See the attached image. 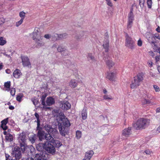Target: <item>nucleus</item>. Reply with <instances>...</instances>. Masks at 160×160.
I'll return each mask as SVG.
<instances>
[{
    "instance_id": "f257e3e1",
    "label": "nucleus",
    "mask_w": 160,
    "mask_h": 160,
    "mask_svg": "<svg viewBox=\"0 0 160 160\" xmlns=\"http://www.w3.org/2000/svg\"><path fill=\"white\" fill-rule=\"evenodd\" d=\"M59 118L61 122L58 124V128L60 133L62 136H65L67 134V128L70 124L69 121L62 113L59 114Z\"/></svg>"
},
{
    "instance_id": "f03ea898",
    "label": "nucleus",
    "mask_w": 160,
    "mask_h": 160,
    "mask_svg": "<svg viewBox=\"0 0 160 160\" xmlns=\"http://www.w3.org/2000/svg\"><path fill=\"white\" fill-rule=\"evenodd\" d=\"M31 35L35 41L36 46L39 47L44 45L45 43L42 41L43 37L41 36V32L38 28H35Z\"/></svg>"
},
{
    "instance_id": "7ed1b4c3",
    "label": "nucleus",
    "mask_w": 160,
    "mask_h": 160,
    "mask_svg": "<svg viewBox=\"0 0 160 160\" xmlns=\"http://www.w3.org/2000/svg\"><path fill=\"white\" fill-rule=\"evenodd\" d=\"M149 123L150 121L149 119L144 118H141L133 124V127L137 130L142 129H145L148 127Z\"/></svg>"
},
{
    "instance_id": "20e7f679",
    "label": "nucleus",
    "mask_w": 160,
    "mask_h": 160,
    "mask_svg": "<svg viewBox=\"0 0 160 160\" xmlns=\"http://www.w3.org/2000/svg\"><path fill=\"white\" fill-rule=\"evenodd\" d=\"M143 79V75L142 73H139L134 77L132 80L131 83L130 85V88L132 89L137 88L140 85V82Z\"/></svg>"
},
{
    "instance_id": "39448f33",
    "label": "nucleus",
    "mask_w": 160,
    "mask_h": 160,
    "mask_svg": "<svg viewBox=\"0 0 160 160\" xmlns=\"http://www.w3.org/2000/svg\"><path fill=\"white\" fill-rule=\"evenodd\" d=\"M52 137L51 133H46L44 138L47 141V142L52 143L55 146L56 148H59L62 145V143L58 140L54 139Z\"/></svg>"
},
{
    "instance_id": "423d86ee",
    "label": "nucleus",
    "mask_w": 160,
    "mask_h": 160,
    "mask_svg": "<svg viewBox=\"0 0 160 160\" xmlns=\"http://www.w3.org/2000/svg\"><path fill=\"white\" fill-rule=\"evenodd\" d=\"M55 148L56 147L48 142L44 143V149L52 155L54 154L56 151Z\"/></svg>"
},
{
    "instance_id": "0eeeda50",
    "label": "nucleus",
    "mask_w": 160,
    "mask_h": 160,
    "mask_svg": "<svg viewBox=\"0 0 160 160\" xmlns=\"http://www.w3.org/2000/svg\"><path fill=\"white\" fill-rule=\"evenodd\" d=\"M35 159V160L32 158H29L27 160H48L49 155L46 152H43L42 154H36Z\"/></svg>"
},
{
    "instance_id": "6e6552de",
    "label": "nucleus",
    "mask_w": 160,
    "mask_h": 160,
    "mask_svg": "<svg viewBox=\"0 0 160 160\" xmlns=\"http://www.w3.org/2000/svg\"><path fill=\"white\" fill-rule=\"evenodd\" d=\"M44 129L47 131L48 133H51L53 137L56 138L58 134V131L55 129L52 128L50 125H46L44 127Z\"/></svg>"
},
{
    "instance_id": "1a4fd4ad",
    "label": "nucleus",
    "mask_w": 160,
    "mask_h": 160,
    "mask_svg": "<svg viewBox=\"0 0 160 160\" xmlns=\"http://www.w3.org/2000/svg\"><path fill=\"white\" fill-rule=\"evenodd\" d=\"M133 9L131 8L130 11L128 16V23L127 25V28L129 29L132 26L133 21L134 20V15L133 13Z\"/></svg>"
},
{
    "instance_id": "9d476101",
    "label": "nucleus",
    "mask_w": 160,
    "mask_h": 160,
    "mask_svg": "<svg viewBox=\"0 0 160 160\" xmlns=\"http://www.w3.org/2000/svg\"><path fill=\"white\" fill-rule=\"evenodd\" d=\"M60 108L63 110H67L69 109L71 107V104L65 101H60L59 102Z\"/></svg>"
},
{
    "instance_id": "9b49d317",
    "label": "nucleus",
    "mask_w": 160,
    "mask_h": 160,
    "mask_svg": "<svg viewBox=\"0 0 160 160\" xmlns=\"http://www.w3.org/2000/svg\"><path fill=\"white\" fill-rule=\"evenodd\" d=\"M125 46L131 49H133L134 48V42L132 38L128 36L126 38Z\"/></svg>"
},
{
    "instance_id": "f8f14e48",
    "label": "nucleus",
    "mask_w": 160,
    "mask_h": 160,
    "mask_svg": "<svg viewBox=\"0 0 160 160\" xmlns=\"http://www.w3.org/2000/svg\"><path fill=\"white\" fill-rule=\"evenodd\" d=\"M131 134V128H128L124 129L122 132V136L123 139L129 137Z\"/></svg>"
},
{
    "instance_id": "ddd939ff",
    "label": "nucleus",
    "mask_w": 160,
    "mask_h": 160,
    "mask_svg": "<svg viewBox=\"0 0 160 160\" xmlns=\"http://www.w3.org/2000/svg\"><path fill=\"white\" fill-rule=\"evenodd\" d=\"M22 61L23 66L29 67L31 66V63L29 58L26 56H23L21 57Z\"/></svg>"
},
{
    "instance_id": "4468645a",
    "label": "nucleus",
    "mask_w": 160,
    "mask_h": 160,
    "mask_svg": "<svg viewBox=\"0 0 160 160\" xmlns=\"http://www.w3.org/2000/svg\"><path fill=\"white\" fill-rule=\"evenodd\" d=\"M13 153L15 154V156L16 159L19 160L21 157V152L20 148L17 147H15Z\"/></svg>"
},
{
    "instance_id": "2eb2a0df",
    "label": "nucleus",
    "mask_w": 160,
    "mask_h": 160,
    "mask_svg": "<svg viewBox=\"0 0 160 160\" xmlns=\"http://www.w3.org/2000/svg\"><path fill=\"white\" fill-rule=\"evenodd\" d=\"M26 134L24 132H22L19 135L18 139L20 142L25 143L26 140Z\"/></svg>"
},
{
    "instance_id": "dca6fc26",
    "label": "nucleus",
    "mask_w": 160,
    "mask_h": 160,
    "mask_svg": "<svg viewBox=\"0 0 160 160\" xmlns=\"http://www.w3.org/2000/svg\"><path fill=\"white\" fill-rule=\"evenodd\" d=\"M150 37L148 39V41L152 43H154V41L155 40V37L156 38L158 39H160V37L159 35L157 36L156 35H153L151 33H149Z\"/></svg>"
},
{
    "instance_id": "f3484780",
    "label": "nucleus",
    "mask_w": 160,
    "mask_h": 160,
    "mask_svg": "<svg viewBox=\"0 0 160 160\" xmlns=\"http://www.w3.org/2000/svg\"><path fill=\"white\" fill-rule=\"evenodd\" d=\"M40 128L38 130V136L40 140L42 141L44 138L45 135V132L40 130Z\"/></svg>"
},
{
    "instance_id": "a211bd4d",
    "label": "nucleus",
    "mask_w": 160,
    "mask_h": 160,
    "mask_svg": "<svg viewBox=\"0 0 160 160\" xmlns=\"http://www.w3.org/2000/svg\"><path fill=\"white\" fill-rule=\"evenodd\" d=\"M8 118H7L1 121V127L4 130H6L8 128L6 124L8 122Z\"/></svg>"
},
{
    "instance_id": "6ab92c4d",
    "label": "nucleus",
    "mask_w": 160,
    "mask_h": 160,
    "mask_svg": "<svg viewBox=\"0 0 160 160\" xmlns=\"http://www.w3.org/2000/svg\"><path fill=\"white\" fill-rule=\"evenodd\" d=\"M106 78L110 81H114L115 79V73L113 72H108Z\"/></svg>"
},
{
    "instance_id": "aec40b11",
    "label": "nucleus",
    "mask_w": 160,
    "mask_h": 160,
    "mask_svg": "<svg viewBox=\"0 0 160 160\" xmlns=\"http://www.w3.org/2000/svg\"><path fill=\"white\" fill-rule=\"evenodd\" d=\"M46 102L47 105L50 106L55 103V100L52 97H50L47 98Z\"/></svg>"
},
{
    "instance_id": "412c9836",
    "label": "nucleus",
    "mask_w": 160,
    "mask_h": 160,
    "mask_svg": "<svg viewBox=\"0 0 160 160\" xmlns=\"http://www.w3.org/2000/svg\"><path fill=\"white\" fill-rule=\"evenodd\" d=\"M78 85V83L75 79H72L69 83V86L72 88H74Z\"/></svg>"
},
{
    "instance_id": "4be33fe9",
    "label": "nucleus",
    "mask_w": 160,
    "mask_h": 160,
    "mask_svg": "<svg viewBox=\"0 0 160 160\" xmlns=\"http://www.w3.org/2000/svg\"><path fill=\"white\" fill-rule=\"evenodd\" d=\"M93 153L94 152L92 150L87 152H86L84 158L87 159L88 158L89 159V160H90Z\"/></svg>"
},
{
    "instance_id": "5701e85b",
    "label": "nucleus",
    "mask_w": 160,
    "mask_h": 160,
    "mask_svg": "<svg viewBox=\"0 0 160 160\" xmlns=\"http://www.w3.org/2000/svg\"><path fill=\"white\" fill-rule=\"evenodd\" d=\"M22 75V73L18 69L16 70L13 72V76L15 78H19Z\"/></svg>"
},
{
    "instance_id": "b1692460",
    "label": "nucleus",
    "mask_w": 160,
    "mask_h": 160,
    "mask_svg": "<svg viewBox=\"0 0 160 160\" xmlns=\"http://www.w3.org/2000/svg\"><path fill=\"white\" fill-rule=\"evenodd\" d=\"M66 47L62 45H59L57 48V51L59 52H62L64 51H66Z\"/></svg>"
},
{
    "instance_id": "393cba45",
    "label": "nucleus",
    "mask_w": 160,
    "mask_h": 160,
    "mask_svg": "<svg viewBox=\"0 0 160 160\" xmlns=\"http://www.w3.org/2000/svg\"><path fill=\"white\" fill-rule=\"evenodd\" d=\"M102 132L104 135H106L109 133L110 131V129L108 128L107 126L103 127L102 128Z\"/></svg>"
},
{
    "instance_id": "a878e982",
    "label": "nucleus",
    "mask_w": 160,
    "mask_h": 160,
    "mask_svg": "<svg viewBox=\"0 0 160 160\" xmlns=\"http://www.w3.org/2000/svg\"><path fill=\"white\" fill-rule=\"evenodd\" d=\"M106 64L109 68L112 67L114 65V62L111 60H108L106 61Z\"/></svg>"
},
{
    "instance_id": "bb28decb",
    "label": "nucleus",
    "mask_w": 160,
    "mask_h": 160,
    "mask_svg": "<svg viewBox=\"0 0 160 160\" xmlns=\"http://www.w3.org/2000/svg\"><path fill=\"white\" fill-rule=\"evenodd\" d=\"M103 46L104 48L105 49V51L106 52H108L109 47V41L108 40H107L104 42Z\"/></svg>"
},
{
    "instance_id": "cd10ccee",
    "label": "nucleus",
    "mask_w": 160,
    "mask_h": 160,
    "mask_svg": "<svg viewBox=\"0 0 160 160\" xmlns=\"http://www.w3.org/2000/svg\"><path fill=\"white\" fill-rule=\"evenodd\" d=\"M68 35L66 33L58 34L59 39H66L68 37Z\"/></svg>"
},
{
    "instance_id": "c85d7f7f",
    "label": "nucleus",
    "mask_w": 160,
    "mask_h": 160,
    "mask_svg": "<svg viewBox=\"0 0 160 160\" xmlns=\"http://www.w3.org/2000/svg\"><path fill=\"white\" fill-rule=\"evenodd\" d=\"M37 149L39 151H41L44 149V143H39L36 147Z\"/></svg>"
},
{
    "instance_id": "c756f323",
    "label": "nucleus",
    "mask_w": 160,
    "mask_h": 160,
    "mask_svg": "<svg viewBox=\"0 0 160 160\" xmlns=\"http://www.w3.org/2000/svg\"><path fill=\"white\" fill-rule=\"evenodd\" d=\"M82 116L83 119L85 120L87 118V112L86 110L84 109L82 111Z\"/></svg>"
},
{
    "instance_id": "7c9ffc66",
    "label": "nucleus",
    "mask_w": 160,
    "mask_h": 160,
    "mask_svg": "<svg viewBox=\"0 0 160 160\" xmlns=\"http://www.w3.org/2000/svg\"><path fill=\"white\" fill-rule=\"evenodd\" d=\"M51 38L53 41H56L59 39L58 34L54 33L51 36Z\"/></svg>"
},
{
    "instance_id": "2f4dec72",
    "label": "nucleus",
    "mask_w": 160,
    "mask_h": 160,
    "mask_svg": "<svg viewBox=\"0 0 160 160\" xmlns=\"http://www.w3.org/2000/svg\"><path fill=\"white\" fill-rule=\"evenodd\" d=\"M6 138L7 140L12 141L13 140V137L11 134L8 133L6 136Z\"/></svg>"
},
{
    "instance_id": "473e14b6",
    "label": "nucleus",
    "mask_w": 160,
    "mask_h": 160,
    "mask_svg": "<svg viewBox=\"0 0 160 160\" xmlns=\"http://www.w3.org/2000/svg\"><path fill=\"white\" fill-rule=\"evenodd\" d=\"M47 96V95L46 94H44L42 95L41 97V101L42 104L43 106L46 105L45 102V99Z\"/></svg>"
},
{
    "instance_id": "72a5a7b5",
    "label": "nucleus",
    "mask_w": 160,
    "mask_h": 160,
    "mask_svg": "<svg viewBox=\"0 0 160 160\" xmlns=\"http://www.w3.org/2000/svg\"><path fill=\"white\" fill-rule=\"evenodd\" d=\"M88 58L89 60H91L92 61H95V59L94 57L93 56L92 54L89 53L88 55Z\"/></svg>"
},
{
    "instance_id": "f704fd0d",
    "label": "nucleus",
    "mask_w": 160,
    "mask_h": 160,
    "mask_svg": "<svg viewBox=\"0 0 160 160\" xmlns=\"http://www.w3.org/2000/svg\"><path fill=\"white\" fill-rule=\"evenodd\" d=\"M6 43V41L2 37H0V45H3Z\"/></svg>"
},
{
    "instance_id": "c9c22d12",
    "label": "nucleus",
    "mask_w": 160,
    "mask_h": 160,
    "mask_svg": "<svg viewBox=\"0 0 160 160\" xmlns=\"http://www.w3.org/2000/svg\"><path fill=\"white\" fill-rule=\"evenodd\" d=\"M25 13L23 11L20 12L19 15V16L21 17V19L23 20L25 17Z\"/></svg>"
},
{
    "instance_id": "e433bc0d",
    "label": "nucleus",
    "mask_w": 160,
    "mask_h": 160,
    "mask_svg": "<svg viewBox=\"0 0 160 160\" xmlns=\"http://www.w3.org/2000/svg\"><path fill=\"white\" fill-rule=\"evenodd\" d=\"M31 101L35 105L38 104V98L36 97L32 98Z\"/></svg>"
},
{
    "instance_id": "4c0bfd02",
    "label": "nucleus",
    "mask_w": 160,
    "mask_h": 160,
    "mask_svg": "<svg viewBox=\"0 0 160 160\" xmlns=\"http://www.w3.org/2000/svg\"><path fill=\"white\" fill-rule=\"evenodd\" d=\"M76 135L77 139H79L81 137L82 132L79 131H77L76 132Z\"/></svg>"
},
{
    "instance_id": "58836bf2",
    "label": "nucleus",
    "mask_w": 160,
    "mask_h": 160,
    "mask_svg": "<svg viewBox=\"0 0 160 160\" xmlns=\"http://www.w3.org/2000/svg\"><path fill=\"white\" fill-rule=\"evenodd\" d=\"M20 148L22 152H24L25 150V143H20Z\"/></svg>"
},
{
    "instance_id": "ea45409f",
    "label": "nucleus",
    "mask_w": 160,
    "mask_h": 160,
    "mask_svg": "<svg viewBox=\"0 0 160 160\" xmlns=\"http://www.w3.org/2000/svg\"><path fill=\"white\" fill-rule=\"evenodd\" d=\"M142 104H150L151 103L150 101L149 100H147L145 99H144L142 100Z\"/></svg>"
},
{
    "instance_id": "a19ab883",
    "label": "nucleus",
    "mask_w": 160,
    "mask_h": 160,
    "mask_svg": "<svg viewBox=\"0 0 160 160\" xmlns=\"http://www.w3.org/2000/svg\"><path fill=\"white\" fill-rule=\"evenodd\" d=\"M37 130H38L39 128H40V118H37Z\"/></svg>"
},
{
    "instance_id": "79ce46f5",
    "label": "nucleus",
    "mask_w": 160,
    "mask_h": 160,
    "mask_svg": "<svg viewBox=\"0 0 160 160\" xmlns=\"http://www.w3.org/2000/svg\"><path fill=\"white\" fill-rule=\"evenodd\" d=\"M103 98L104 99L106 100H108L110 99L112 100V98L111 97L108 95H104L103 96Z\"/></svg>"
},
{
    "instance_id": "37998d69",
    "label": "nucleus",
    "mask_w": 160,
    "mask_h": 160,
    "mask_svg": "<svg viewBox=\"0 0 160 160\" xmlns=\"http://www.w3.org/2000/svg\"><path fill=\"white\" fill-rule=\"evenodd\" d=\"M144 0H139V4L140 7L143 8L144 7Z\"/></svg>"
},
{
    "instance_id": "c03bdc74",
    "label": "nucleus",
    "mask_w": 160,
    "mask_h": 160,
    "mask_svg": "<svg viewBox=\"0 0 160 160\" xmlns=\"http://www.w3.org/2000/svg\"><path fill=\"white\" fill-rule=\"evenodd\" d=\"M4 86L8 88H9L10 86V82H5L4 84Z\"/></svg>"
},
{
    "instance_id": "a18cd8bd",
    "label": "nucleus",
    "mask_w": 160,
    "mask_h": 160,
    "mask_svg": "<svg viewBox=\"0 0 160 160\" xmlns=\"http://www.w3.org/2000/svg\"><path fill=\"white\" fill-rule=\"evenodd\" d=\"M147 3L148 8H151L152 7V1L147 0Z\"/></svg>"
},
{
    "instance_id": "49530a36",
    "label": "nucleus",
    "mask_w": 160,
    "mask_h": 160,
    "mask_svg": "<svg viewBox=\"0 0 160 160\" xmlns=\"http://www.w3.org/2000/svg\"><path fill=\"white\" fill-rule=\"evenodd\" d=\"M23 21V20L21 19L19 21L16 22V27H18L19 25L22 24Z\"/></svg>"
},
{
    "instance_id": "de8ad7c7",
    "label": "nucleus",
    "mask_w": 160,
    "mask_h": 160,
    "mask_svg": "<svg viewBox=\"0 0 160 160\" xmlns=\"http://www.w3.org/2000/svg\"><path fill=\"white\" fill-rule=\"evenodd\" d=\"M29 139L31 142L32 143H33L35 141L36 138L35 136H33L32 137L30 138Z\"/></svg>"
},
{
    "instance_id": "09e8293b",
    "label": "nucleus",
    "mask_w": 160,
    "mask_h": 160,
    "mask_svg": "<svg viewBox=\"0 0 160 160\" xmlns=\"http://www.w3.org/2000/svg\"><path fill=\"white\" fill-rule=\"evenodd\" d=\"M106 1V3L110 7L112 6V4L110 0H105Z\"/></svg>"
},
{
    "instance_id": "8fccbe9b",
    "label": "nucleus",
    "mask_w": 160,
    "mask_h": 160,
    "mask_svg": "<svg viewBox=\"0 0 160 160\" xmlns=\"http://www.w3.org/2000/svg\"><path fill=\"white\" fill-rule=\"evenodd\" d=\"M22 97V95H21L20 94L18 95L17 96V97H16L17 100L19 102L21 101V99Z\"/></svg>"
},
{
    "instance_id": "3c124183",
    "label": "nucleus",
    "mask_w": 160,
    "mask_h": 160,
    "mask_svg": "<svg viewBox=\"0 0 160 160\" xmlns=\"http://www.w3.org/2000/svg\"><path fill=\"white\" fill-rule=\"evenodd\" d=\"M155 60L156 63L158 64V62H159L160 60V56L157 55L156 56L155 58Z\"/></svg>"
},
{
    "instance_id": "603ef678",
    "label": "nucleus",
    "mask_w": 160,
    "mask_h": 160,
    "mask_svg": "<svg viewBox=\"0 0 160 160\" xmlns=\"http://www.w3.org/2000/svg\"><path fill=\"white\" fill-rule=\"evenodd\" d=\"M15 88H12L11 90L10 93L12 96H14L15 94Z\"/></svg>"
},
{
    "instance_id": "864d4df0",
    "label": "nucleus",
    "mask_w": 160,
    "mask_h": 160,
    "mask_svg": "<svg viewBox=\"0 0 160 160\" xmlns=\"http://www.w3.org/2000/svg\"><path fill=\"white\" fill-rule=\"evenodd\" d=\"M66 51H64L63 52H62V54L63 55L66 56L69 54V52L67 49H66Z\"/></svg>"
},
{
    "instance_id": "5fc2aeb1",
    "label": "nucleus",
    "mask_w": 160,
    "mask_h": 160,
    "mask_svg": "<svg viewBox=\"0 0 160 160\" xmlns=\"http://www.w3.org/2000/svg\"><path fill=\"white\" fill-rule=\"evenodd\" d=\"M152 153V152L149 150H147L143 152L144 154L145 153L147 155H150Z\"/></svg>"
},
{
    "instance_id": "6e6d98bb",
    "label": "nucleus",
    "mask_w": 160,
    "mask_h": 160,
    "mask_svg": "<svg viewBox=\"0 0 160 160\" xmlns=\"http://www.w3.org/2000/svg\"><path fill=\"white\" fill-rule=\"evenodd\" d=\"M153 88L156 92H158L160 91V89L158 86L156 85H153Z\"/></svg>"
},
{
    "instance_id": "4d7b16f0",
    "label": "nucleus",
    "mask_w": 160,
    "mask_h": 160,
    "mask_svg": "<svg viewBox=\"0 0 160 160\" xmlns=\"http://www.w3.org/2000/svg\"><path fill=\"white\" fill-rule=\"evenodd\" d=\"M51 36L49 34H46L44 35V37L46 39H49L51 38Z\"/></svg>"
},
{
    "instance_id": "13d9d810",
    "label": "nucleus",
    "mask_w": 160,
    "mask_h": 160,
    "mask_svg": "<svg viewBox=\"0 0 160 160\" xmlns=\"http://www.w3.org/2000/svg\"><path fill=\"white\" fill-rule=\"evenodd\" d=\"M83 35H77L75 37V38L77 39H81Z\"/></svg>"
},
{
    "instance_id": "bf43d9fd",
    "label": "nucleus",
    "mask_w": 160,
    "mask_h": 160,
    "mask_svg": "<svg viewBox=\"0 0 160 160\" xmlns=\"http://www.w3.org/2000/svg\"><path fill=\"white\" fill-rule=\"evenodd\" d=\"M137 44L139 46H141L142 45V42L140 39H139L138 41Z\"/></svg>"
},
{
    "instance_id": "052dcab7",
    "label": "nucleus",
    "mask_w": 160,
    "mask_h": 160,
    "mask_svg": "<svg viewBox=\"0 0 160 160\" xmlns=\"http://www.w3.org/2000/svg\"><path fill=\"white\" fill-rule=\"evenodd\" d=\"M148 53H149V55H150L151 56H152V57H153L154 55V53L152 51L149 52Z\"/></svg>"
},
{
    "instance_id": "680f3d73",
    "label": "nucleus",
    "mask_w": 160,
    "mask_h": 160,
    "mask_svg": "<svg viewBox=\"0 0 160 160\" xmlns=\"http://www.w3.org/2000/svg\"><path fill=\"white\" fill-rule=\"evenodd\" d=\"M156 131L158 133L160 132V125L157 128Z\"/></svg>"
},
{
    "instance_id": "e2e57ef3",
    "label": "nucleus",
    "mask_w": 160,
    "mask_h": 160,
    "mask_svg": "<svg viewBox=\"0 0 160 160\" xmlns=\"http://www.w3.org/2000/svg\"><path fill=\"white\" fill-rule=\"evenodd\" d=\"M5 157H6V159H7L8 158H11V157L8 154H6Z\"/></svg>"
},
{
    "instance_id": "0e129e2a",
    "label": "nucleus",
    "mask_w": 160,
    "mask_h": 160,
    "mask_svg": "<svg viewBox=\"0 0 160 160\" xmlns=\"http://www.w3.org/2000/svg\"><path fill=\"white\" fill-rule=\"evenodd\" d=\"M148 65H149L150 67H152V62L150 61L148 62Z\"/></svg>"
},
{
    "instance_id": "69168bd1",
    "label": "nucleus",
    "mask_w": 160,
    "mask_h": 160,
    "mask_svg": "<svg viewBox=\"0 0 160 160\" xmlns=\"http://www.w3.org/2000/svg\"><path fill=\"white\" fill-rule=\"evenodd\" d=\"M34 115L36 118L37 119L39 118V116L38 114L36 112L35 113Z\"/></svg>"
},
{
    "instance_id": "338daca9",
    "label": "nucleus",
    "mask_w": 160,
    "mask_h": 160,
    "mask_svg": "<svg viewBox=\"0 0 160 160\" xmlns=\"http://www.w3.org/2000/svg\"><path fill=\"white\" fill-rule=\"evenodd\" d=\"M156 30L157 32H160V27L159 26H158L156 28Z\"/></svg>"
},
{
    "instance_id": "774afa93",
    "label": "nucleus",
    "mask_w": 160,
    "mask_h": 160,
    "mask_svg": "<svg viewBox=\"0 0 160 160\" xmlns=\"http://www.w3.org/2000/svg\"><path fill=\"white\" fill-rule=\"evenodd\" d=\"M150 75L152 77H156V75L152 72H150Z\"/></svg>"
}]
</instances>
